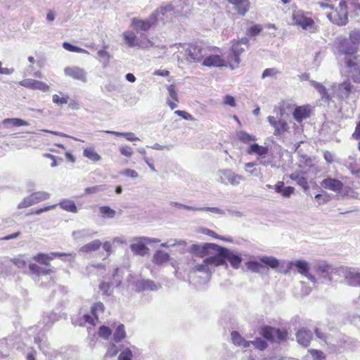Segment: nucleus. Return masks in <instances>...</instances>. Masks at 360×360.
Returning a JSON list of instances; mask_svg holds the SVG:
<instances>
[{
    "label": "nucleus",
    "instance_id": "31",
    "mask_svg": "<svg viewBox=\"0 0 360 360\" xmlns=\"http://www.w3.org/2000/svg\"><path fill=\"white\" fill-rule=\"evenodd\" d=\"M346 165L353 175L360 178V158L356 159L353 156H349L346 160Z\"/></svg>",
    "mask_w": 360,
    "mask_h": 360
},
{
    "label": "nucleus",
    "instance_id": "39",
    "mask_svg": "<svg viewBox=\"0 0 360 360\" xmlns=\"http://www.w3.org/2000/svg\"><path fill=\"white\" fill-rule=\"evenodd\" d=\"M170 256L167 252L162 250H157L153 257V262L155 264L160 265L169 261Z\"/></svg>",
    "mask_w": 360,
    "mask_h": 360
},
{
    "label": "nucleus",
    "instance_id": "47",
    "mask_svg": "<svg viewBox=\"0 0 360 360\" xmlns=\"http://www.w3.org/2000/svg\"><path fill=\"white\" fill-rule=\"evenodd\" d=\"M104 305L102 302H96L91 308V311L95 321L98 320V316L103 312Z\"/></svg>",
    "mask_w": 360,
    "mask_h": 360
},
{
    "label": "nucleus",
    "instance_id": "32",
    "mask_svg": "<svg viewBox=\"0 0 360 360\" xmlns=\"http://www.w3.org/2000/svg\"><path fill=\"white\" fill-rule=\"evenodd\" d=\"M269 148L266 146H259L254 143L251 144L247 149V153L249 155H257L259 157L264 156L267 154Z\"/></svg>",
    "mask_w": 360,
    "mask_h": 360
},
{
    "label": "nucleus",
    "instance_id": "21",
    "mask_svg": "<svg viewBox=\"0 0 360 360\" xmlns=\"http://www.w3.org/2000/svg\"><path fill=\"white\" fill-rule=\"evenodd\" d=\"M66 255L72 256V255L61 252H51L49 254L39 253L33 257V259L39 264H44L46 266H50L51 260H53V259L58 257Z\"/></svg>",
    "mask_w": 360,
    "mask_h": 360
},
{
    "label": "nucleus",
    "instance_id": "59",
    "mask_svg": "<svg viewBox=\"0 0 360 360\" xmlns=\"http://www.w3.org/2000/svg\"><path fill=\"white\" fill-rule=\"evenodd\" d=\"M249 342H250V345H253L259 350H264L267 347L266 342L261 338H257L254 341H249Z\"/></svg>",
    "mask_w": 360,
    "mask_h": 360
},
{
    "label": "nucleus",
    "instance_id": "58",
    "mask_svg": "<svg viewBox=\"0 0 360 360\" xmlns=\"http://www.w3.org/2000/svg\"><path fill=\"white\" fill-rule=\"evenodd\" d=\"M262 30V27L261 25H255L248 29L247 35L249 37H256L261 32Z\"/></svg>",
    "mask_w": 360,
    "mask_h": 360
},
{
    "label": "nucleus",
    "instance_id": "25",
    "mask_svg": "<svg viewBox=\"0 0 360 360\" xmlns=\"http://www.w3.org/2000/svg\"><path fill=\"white\" fill-rule=\"evenodd\" d=\"M296 338L300 345L307 347L312 339V333L309 330L302 328L297 332Z\"/></svg>",
    "mask_w": 360,
    "mask_h": 360
},
{
    "label": "nucleus",
    "instance_id": "18",
    "mask_svg": "<svg viewBox=\"0 0 360 360\" xmlns=\"http://www.w3.org/2000/svg\"><path fill=\"white\" fill-rule=\"evenodd\" d=\"M249 48V39L247 37H243L238 40H233L231 51L236 53V59L238 62L240 60V56L246 49Z\"/></svg>",
    "mask_w": 360,
    "mask_h": 360
},
{
    "label": "nucleus",
    "instance_id": "16",
    "mask_svg": "<svg viewBox=\"0 0 360 360\" xmlns=\"http://www.w3.org/2000/svg\"><path fill=\"white\" fill-rule=\"evenodd\" d=\"M207 52L202 60V65L207 67L220 68L226 66V61L218 54Z\"/></svg>",
    "mask_w": 360,
    "mask_h": 360
},
{
    "label": "nucleus",
    "instance_id": "4",
    "mask_svg": "<svg viewBox=\"0 0 360 360\" xmlns=\"http://www.w3.org/2000/svg\"><path fill=\"white\" fill-rule=\"evenodd\" d=\"M257 260H250L245 263V266L248 270L252 273H261L264 266H267L273 269H276L279 266V261L276 258L271 256H262L258 257Z\"/></svg>",
    "mask_w": 360,
    "mask_h": 360
},
{
    "label": "nucleus",
    "instance_id": "55",
    "mask_svg": "<svg viewBox=\"0 0 360 360\" xmlns=\"http://www.w3.org/2000/svg\"><path fill=\"white\" fill-rule=\"evenodd\" d=\"M351 43L356 47L360 44V30H353L349 33Z\"/></svg>",
    "mask_w": 360,
    "mask_h": 360
},
{
    "label": "nucleus",
    "instance_id": "42",
    "mask_svg": "<svg viewBox=\"0 0 360 360\" xmlns=\"http://www.w3.org/2000/svg\"><path fill=\"white\" fill-rule=\"evenodd\" d=\"M193 271L206 274V277L207 278H210L212 275V269L209 264L205 262V259L203 260L202 264H196L193 267Z\"/></svg>",
    "mask_w": 360,
    "mask_h": 360
},
{
    "label": "nucleus",
    "instance_id": "11",
    "mask_svg": "<svg viewBox=\"0 0 360 360\" xmlns=\"http://www.w3.org/2000/svg\"><path fill=\"white\" fill-rule=\"evenodd\" d=\"M261 333L265 339L273 342L283 340L287 336L285 330L270 326L262 328Z\"/></svg>",
    "mask_w": 360,
    "mask_h": 360
},
{
    "label": "nucleus",
    "instance_id": "7",
    "mask_svg": "<svg viewBox=\"0 0 360 360\" xmlns=\"http://www.w3.org/2000/svg\"><path fill=\"white\" fill-rule=\"evenodd\" d=\"M335 47L338 51L339 55L345 56V63H346V58L355 57L354 55L357 51V48L351 43L350 39L342 37H339L335 41Z\"/></svg>",
    "mask_w": 360,
    "mask_h": 360
},
{
    "label": "nucleus",
    "instance_id": "34",
    "mask_svg": "<svg viewBox=\"0 0 360 360\" xmlns=\"http://www.w3.org/2000/svg\"><path fill=\"white\" fill-rule=\"evenodd\" d=\"M83 156L93 162H98L101 160V156L96 152L93 146H89L83 150Z\"/></svg>",
    "mask_w": 360,
    "mask_h": 360
},
{
    "label": "nucleus",
    "instance_id": "40",
    "mask_svg": "<svg viewBox=\"0 0 360 360\" xmlns=\"http://www.w3.org/2000/svg\"><path fill=\"white\" fill-rule=\"evenodd\" d=\"M96 234V231H91L90 230L83 229V230L73 231L72 237L74 238L75 240H81L83 238H91Z\"/></svg>",
    "mask_w": 360,
    "mask_h": 360
},
{
    "label": "nucleus",
    "instance_id": "41",
    "mask_svg": "<svg viewBox=\"0 0 360 360\" xmlns=\"http://www.w3.org/2000/svg\"><path fill=\"white\" fill-rule=\"evenodd\" d=\"M58 205L61 209H63L67 212H72V213L77 212V206L75 205V202L72 200H70L68 199H64V200H61Z\"/></svg>",
    "mask_w": 360,
    "mask_h": 360
},
{
    "label": "nucleus",
    "instance_id": "43",
    "mask_svg": "<svg viewBox=\"0 0 360 360\" xmlns=\"http://www.w3.org/2000/svg\"><path fill=\"white\" fill-rule=\"evenodd\" d=\"M237 139L244 143H250L252 141H255L257 138L255 136L250 134L245 131H239L236 133Z\"/></svg>",
    "mask_w": 360,
    "mask_h": 360
},
{
    "label": "nucleus",
    "instance_id": "10",
    "mask_svg": "<svg viewBox=\"0 0 360 360\" xmlns=\"http://www.w3.org/2000/svg\"><path fill=\"white\" fill-rule=\"evenodd\" d=\"M340 11H335L328 15L330 20L338 25H345L348 22L347 6L345 2H340Z\"/></svg>",
    "mask_w": 360,
    "mask_h": 360
},
{
    "label": "nucleus",
    "instance_id": "15",
    "mask_svg": "<svg viewBox=\"0 0 360 360\" xmlns=\"http://www.w3.org/2000/svg\"><path fill=\"white\" fill-rule=\"evenodd\" d=\"M64 73L66 76L70 77L75 80H79L83 83L87 82V72L84 69L78 66L66 67L64 69Z\"/></svg>",
    "mask_w": 360,
    "mask_h": 360
},
{
    "label": "nucleus",
    "instance_id": "33",
    "mask_svg": "<svg viewBox=\"0 0 360 360\" xmlns=\"http://www.w3.org/2000/svg\"><path fill=\"white\" fill-rule=\"evenodd\" d=\"M294 105L289 101H283L279 103V106L277 110V116L284 117L288 115L289 112L293 110Z\"/></svg>",
    "mask_w": 360,
    "mask_h": 360
},
{
    "label": "nucleus",
    "instance_id": "3",
    "mask_svg": "<svg viewBox=\"0 0 360 360\" xmlns=\"http://www.w3.org/2000/svg\"><path fill=\"white\" fill-rule=\"evenodd\" d=\"M343 266L334 267L333 266L320 262L316 265V272L324 281L328 282L337 281L340 277Z\"/></svg>",
    "mask_w": 360,
    "mask_h": 360
},
{
    "label": "nucleus",
    "instance_id": "48",
    "mask_svg": "<svg viewBox=\"0 0 360 360\" xmlns=\"http://www.w3.org/2000/svg\"><path fill=\"white\" fill-rule=\"evenodd\" d=\"M4 124H11L15 127L28 126L29 123L20 118H6L2 121Z\"/></svg>",
    "mask_w": 360,
    "mask_h": 360
},
{
    "label": "nucleus",
    "instance_id": "61",
    "mask_svg": "<svg viewBox=\"0 0 360 360\" xmlns=\"http://www.w3.org/2000/svg\"><path fill=\"white\" fill-rule=\"evenodd\" d=\"M119 352V348L118 347L114 344L112 343L108 347L107 352L105 353V356L107 357H112L117 354Z\"/></svg>",
    "mask_w": 360,
    "mask_h": 360
},
{
    "label": "nucleus",
    "instance_id": "27",
    "mask_svg": "<svg viewBox=\"0 0 360 360\" xmlns=\"http://www.w3.org/2000/svg\"><path fill=\"white\" fill-rule=\"evenodd\" d=\"M292 115L297 122H301L309 117L310 108L307 105L296 107L292 111Z\"/></svg>",
    "mask_w": 360,
    "mask_h": 360
},
{
    "label": "nucleus",
    "instance_id": "14",
    "mask_svg": "<svg viewBox=\"0 0 360 360\" xmlns=\"http://www.w3.org/2000/svg\"><path fill=\"white\" fill-rule=\"evenodd\" d=\"M278 120L274 116H268L267 120L269 123L274 128V134L275 136H281L289 129L287 122L283 117H278Z\"/></svg>",
    "mask_w": 360,
    "mask_h": 360
},
{
    "label": "nucleus",
    "instance_id": "53",
    "mask_svg": "<svg viewBox=\"0 0 360 360\" xmlns=\"http://www.w3.org/2000/svg\"><path fill=\"white\" fill-rule=\"evenodd\" d=\"M63 47L65 50L71 51V52H77V53L89 54V52L86 50L83 49L79 48V47H77V46H73V45H72L71 44H70L68 42H64L63 44Z\"/></svg>",
    "mask_w": 360,
    "mask_h": 360
},
{
    "label": "nucleus",
    "instance_id": "28",
    "mask_svg": "<svg viewBox=\"0 0 360 360\" xmlns=\"http://www.w3.org/2000/svg\"><path fill=\"white\" fill-rule=\"evenodd\" d=\"M136 287L139 291L144 290H158L160 288L161 285L160 284H156L154 281L151 280H139L136 283Z\"/></svg>",
    "mask_w": 360,
    "mask_h": 360
},
{
    "label": "nucleus",
    "instance_id": "50",
    "mask_svg": "<svg viewBox=\"0 0 360 360\" xmlns=\"http://www.w3.org/2000/svg\"><path fill=\"white\" fill-rule=\"evenodd\" d=\"M99 211L102 217L105 219H112L116 213V212L109 206H101L99 208Z\"/></svg>",
    "mask_w": 360,
    "mask_h": 360
},
{
    "label": "nucleus",
    "instance_id": "44",
    "mask_svg": "<svg viewBox=\"0 0 360 360\" xmlns=\"http://www.w3.org/2000/svg\"><path fill=\"white\" fill-rule=\"evenodd\" d=\"M101 245L99 240H93L80 248V251L83 252H91L97 250Z\"/></svg>",
    "mask_w": 360,
    "mask_h": 360
},
{
    "label": "nucleus",
    "instance_id": "46",
    "mask_svg": "<svg viewBox=\"0 0 360 360\" xmlns=\"http://www.w3.org/2000/svg\"><path fill=\"white\" fill-rule=\"evenodd\" d=\"M126 337V332L124 330V326L120 324L116 328L113 334V340L115 342H119Z\"/></svg>",
    "mask_w": 360,
    "mask_h": 360
},
{
    "label": "nucleus",
    "instance_id": "36",
    "mask_svg": "<svg viewBox=\"0 0 360 360\" xmlns=\"http://www.w3.org/2000/svg\"><path fill=\"white\" fill-rule=\"evenodd\" d=\"M311 85L315 88L321 96V100L324 102H328L330 99L326 88L321 83L314 80H310Z\"/></svg>",
    "mask_w": 360,
    "mask_h": 360
},
{
    "label": "nucleus",
    "instance_id": "49",
    "mask_svg": "<svg viewBox=\"0 0 360 360\" xmlns=\"http://www.w3.org/2000/svg\"><path fill=\"white\" fill-rule=\"evenodd\" d=\"M135 349L134 347L123 348L118 356V360H132L133 350Z\"/></svg>",
    "mask_w": 360,
    "mask_h": 360
},
{
    "label": "nucleus",
    "instance_id": "9",
    "mask_svg": "<svg viewBox=\"0 0 360 360\" xmlns=\"http://www.w3.org/2000/svg\"><path fill=\"white\" fill-rule=\"evenodd\" d=\"M50 198V194L45 191H37L32 193L31 195L25 197L18 204V208L22 209L30 207L33 205L46 200Z\"/></svg>",
    "mask_w": 360,
    "mask_h": 360
},
{
    "label": "nucleus",
    "instance_id": "2",
    "mask_svg": "<svg viewBox=\"0 0 360 360\" xmlns=\"http://www.w3.org/2000/svg\"><path fill=\"white\" fill-rule=\"evenodd\" d=\"M185 51V54L188 56V59L195 63L202 62L205 56L210 49L202 43L188 44L178 45Z\"/></svg>",
    "mask_w": 360,
    "mask_h": 360
},
{
    "label": "nucleus",
    "instance_id": "1",
    "mask_svg": "<svg viewBox=\"0 0 360 360\" xmlns=\"http://www.w3.org/2000/svg\"><path fill=\"white\" fill-rule=\"evenodd\" d=\"M175 13L174 6L169 3L162 4L155 12L153 13L148 18L141 20L133 18L131 21V27L136 31L146 32L150 29L158 20L163 22L172 19V16Z\"/></svg>",
    "mask_w": 360,
    "mask_h": 360
},
{
    "label": "nucleus",
    "instance_id": "63",
    "mask_svg": "<svg viewBox=\"0 0 360 360\" xmlns=\"http://www.w3.org/2000/svg\"><path fill=\"white\" fill-rule=\"evenodd\" d=\"M174 114L181 117L183 119L186 120H191V121H195V119L188 112L184 110H176L174 112Z\"/></svg>",
    "mask_w": 360,
    "mask_h": 360
},
{
    "label": "nucleus",
    "instance_id": "23",
    "mask_svg": "<svg viewBox=\"0 0 360 360\" xmlns=\"http://www.w3.org/2000/svg\"><path fill=\"white\" fill-rule=\"evenodd\" d=\"M229 3L233 5V9L240 15H245L249 11L250 2L249 0H227Z\"/></svg>",
    "mask_w": 360,
    "mask_h": 360
},
{
    "label": "nucleus",
    "instance_id": "64",
    "mask_svg": "<svg viewBox=\"0 0 360 360\" xmlns=\"http://www.w3.org/2000/svg\"><path fill=\"white\" fill-rule=\"evenodd\" d=\"M309 352L311 354L312 357L316 360H322L325 358L324 354L317 349H310L309 350Z\"/></svg>",
    "mask_w": 360,
    "mask_h": 360
},
{
    "label": "nucleus",
    "instance_id": "13",
    "mask_svg": "<svg viewBox=\"0 0 360 360\" xmlns=\"http://www.w3.org/2000/svg\"><path fill=\"white\" fill-rule=\"evenodd\" d=\"M345 65L348 68L349 76L354 82L360 83V66L357 58H347Z\"/></svg>",
    "mask_w": 360,
    "mask_h": 360
},
{
    "label": "nucleus",
    "instance_id": "30",
    "mask_svg": "<svg viewBox=\"0 0 360 360\" xmlns=\"http://www.w3.org/2000/svg\"><path fill=\"white\" fill-rule=\"evenodd\" d=\"M214 243H205L203 245H193L191 246V251L196 253L201 257H204L206 255H211L212 249Z\"/></svg>",
    "mask_w": 360,
    "mask_h": 360
},
{
    "label": "nucleus",
    "instance_id": "38",
    "mask_svg": "<svg viewBox=\"0 0 360 360\" xmlns=\"http://www.w3.org/2000/svg\"><path fill=\"white\" fill-rule=\"evenodd\" d=\"M231 340L233 343L235 345L242 347L244 348L248 347L250 346V342L245 340L238 332L233 331L231 334Z\"/></svg>",
    "mask_w": 360,
    "mask_h": 360
},
{
    "label": "nucleus",
    "instance_id": "17",
    "mask_svg": "<svg viewBox=\"0 0 360 360\" xmlns=\"http://www.w3.org/2000/svg\"><path fill=\"white\" fill-rule=\"evenodd\" d=\"M344 277L346 282L352 286L360 285V272L348 267H343L341 277Z\"/></svg>",
    "mask_w": 360,
    "mask_h": 360
},
{
    "label": "nucleus",
    "instance_id": "8",
    "mask_svg": "<svg viewBox=\"0 0 360 360\" xmlns=\"http://www.w3.org/2000/svg\"><path fill=\"white\" fill-rule=\"evenodd\" d=\"M224 248L219 246L217 244L213 245L212 249V254L213 255L205 259V262L209 264L210 268L212 266H224L226 269L228 268V264L225 261L224 252Z\"/></svg>",
    "mask_w": 360,
    "mask_h": 360
},
{
    "label": "nucleus",
    "instance_id": "56",
    "mask_svg": "<svg viewBox=\"0 0 360 360\" xmlns=\"http://www.w3.org/2000/svg\"><path fill=\"white\" fill-rule=\"evenodd\" d=\"M236 53H233L232 51L230 53L228 58H227V60L226 61V65L228 64L229 66L232 69H235L236 68H237L238 66V64L240 63V60L237 62L236 61Z\"/></svg>",
    "mask_w": 360,
    "mask_h": 360
},
{
    "label": "nucleus",
    "instance_id": "22",
    "mask_svg": "<svg viewBox=\"0 0 360 360\" xmlns=\"http://www.w3.org/2000/svg\"><path fill=\"white\" fill-rule=\"evenodd\" d=\"M124 43L131 48L139 47L143 49L147 46H144L139 41L136 34L131 30H127L122 34Z\"/></svg>",
    "mask_w": 360,
    "mask_h": 360
},
{
    "label": "nucleus",
    "instance_id": "57",
    "mask_svg": "<svg viewBox=\"0 0 360 360\" xmlns=\"http://www.w3.org/2000/svg\"><path fill=\"white\" fill-rule=\"evenodd\" d=\"M111 334H112V331L108 327H107L105 326H101L99 328V330H98L99 337H101L105 340H108L110 338V336L111 335Z\"/></svg>",
    "mask_w": 360,
    "mask_h": 360
},
{
    "label": "nucleus",
    "instance_id": "35",
    "mask_svg": "<svg viewBox=\"0 0 360 360\" xmlns=\"http://www.w3.org/2000/svg\"><path fill=\"white\" fill-rule=\"evenodd\" d=\"M136 240H138V242L136 243L131 244L130 248L134 254L137 255L144 256L145 255L147 254L148 248L144 244V241L140 240L139 238H136Z\"/></svg>",
    "mask_w": 360,
    "mask_h": 360
},
{
    "label": "nucleus",
    "instance_id": "5",
    "mask_svg": "<svg viewBox=\"0 0 360 360\" xmlns=\"http://www.w3.org/2000/svg\"><path fill=\"white\" fill-rule=\"evenodd\" d=\"M292 25L300 27L302 30L310 33L317 31L314 20L301 10L294 11L292 15Z\"/></svg>",
    "mask_w": 360,
    "mask_h": 360
},
{
    "label": "nucleus",
    "instance_id": "26",
    "mask_svg": "<svg viewBox=\"0 0 360 360\" xmlns=\"http://www.w3.org/2000/svg\"><path fill=\"white\" fill-rule=\"evenodd\" d=\"M352 85L348 81H345L338 85L335 89L337 96L341 100H345L348 98L349 94L352 92Z\"/></svg>",
    "mask_w": 360,
    "mask_h": 360
},
{
    "label": "nucleus",
    "instance_id": "62",
    "mask_svg": "<svg viewBox=\"0 0 360 360\" xmlns=\"http://www.w3.org/2000/svg\"><path fill=\"white\" fill-rule=\"evenodd\" d=\"M105 188V185H98V186H94L91 187H87L85 188V193L86 194H92L98 193L101 191H104Z\"/></svg>",
    "mask_w": 360,
    "mask_h": 360
},
{
    "label": "nucleus",
    "instance_id": "60",
    "mask_svg": "<svg viewBox=\"0 0 360 360\" xmlns=\"http://www.w3.org/2000/svg\"><path fill=\"white\" fill-rule=\"evenodd\" d=\"M278 70L275 68H266L263 71L262 78L265 79L266 77H273L278 74Z\"/></svg>",
    "mask_w": 360,
    "mask_h": 360
},
{
    "label": "nucleus",
    "instance_id": "29",
    "mask_svg": "<svg viewBox=\"0 0 360 360\" xmlns=\"http://www.w3.org/2000/svg\"><path fill=\"white\" fill-rule=\"evenodd\" d=\"M72 323L75 326H83L86 323L91 326L96 325L95 319L89 314H84L82 316L77 315L72 317Z\"/></svg>",
    "mask_w": 360,
    "mask_h": 360
},
{
    "label": "nucleus",
    "instance_id": "37",
    "mask_svg": "<svg viewBox=\"0 0 360 360\" xmlns=\"http://www.w3.org/2000/svg\"><path fill=\"white\" fill-rule=\"evenodd\" d=\"M290 178L296 181L304 191L308 190L309 185L307 179L302 172H294L290 175Z\"/></svg>",
    "mask_w": 360,
    "mask_h": 360
},
{
    "label": "nucleus",
    "instance_id": "20",
    "mask_svg": "<svg viewBox=\"0 0 360 360\" xmlns=\"http://www.w3.org/2000/svg\"><path fill=\"white\" fill-rule=\"evenodd\" d=\"M20 85L33 90H39L42 92H46L49 90V86L43 82L33 79H25L19 82Z\"/></svg>",
    "mask_w": 360,
    "mask_h": 360
},
{
    "label": "nucleus",
    "instance_id": "54",
    "mask_svg": "<svg viewBox=\"0 0 360 360\" xmlns=\"http://www.w3.org/2000/svg\"><path fill=\"white\" fill-rule=\"evenodd\" d=\"M58 320L57 314L51 312L44 318L43 323L46 328H50L53 323Z\"/></svg>",
    "mask_w": 360,
    "mask_h": 360
},
{
    "label": "nucleus",
    "instance_id": "12",
    "mask_svg": "<svg viewBox=\"0 0 360 360\" xmlns=\"http://www.w3.org/2000/svg\"><path fill=\"white\" fill-rule=\"evenodd\" d=\"M295 267L297 271L307 277L311 283H316V279L314 276L309 273V266L308 262L304 260H296L288 262V268Z\"/></svg>",
    "mask_w": 360,
    "mask_h": 360
},
{
    "label": "nucleus",
    "instance_id": "52",
    "mask_svg": "<svg viewBox=\"0 0 360 360\" xmlns=\"http://www.w3.org/2000/svg\"><path fill=\"white\" fill-rule=\"evenodd\" d=\"M99 60L102 63L103 66L105 68L108 65L110 58V55L105 50H99L97 53Z\"/></svg>",
    "mask_w": 360,
    "mask_h": 360
},
{
    "label": "nucleus",
    "instance_id": "45",
    "mask_svg": "<svg viewBox=\"0 0 360 360\" xmlns=\"http://www.w3.org/2000/svg\"><path fill=\"white\" fill-rule=\"evenodd\" d=\"M106 134H113L116 136H123L125 137L127 140L130 141H137L139 140V139L134 136V134L132 132H119V131H110L106 130L103 131Z\"/></svg>",
    "mask_w": 360,
    "mask_h": 360
},
{
    "label": "nucleus",
    "instance_id": "6",
    "mask_svg": "<svg viewBox=\"0 0 360 360\" xmlns=\"http://www.w3.org/2000/svg\"><path fill=\"white\" fill-rule=\"evenodd\" d=\"M216 181L224 185H231L233 186H238L244 178L236 174L231 169H219L216 173Z\"/></svg>",
    "mask_w": 360,
    "mask_h": 360
},
{
    "label": "nucleus",
    "instance_id": "24",
    "mask_svg": "<svg viewBox=\"0 0 360 360\" xmlns=\"http://www.w3.org/2000/svg\"><path fill=\"white\" fill-rule=\"evenodd\" d=\"M223 252L224 254L225 261L228 260L233 269H238L242 262L241 257L236 254L233 250L226 248H224Z\"/></svg>",
    "mask_w": 360,
    "mask_h": 360
},
{
    "label": "nucleus",
    "instance_id": "19",
    "mask_svg": "<svg viewBox=\"0 0 360 360\" xmlns=\"http://www.w3.org/2000/svg\"><path fill=\"white\" fill-rule=\"evenodd\" d=\"M321 185L325 189L332 191L336 193H341V191L344 187V184L342 181L337 179L328 177L324 179L321 182Z\"/></svg>",
    "mask_w": 360,
    "mask_h": 360
},
{
    "label": "nucleus",
    "instance_id": "51",
    "mask_svg": "<svg viewBox=\"0 0 360 360\" xmlns=\"http://www.w3.org/2000/svg\"><path fill=\"white\" fill-rule=\"evenodd\" d=\"M257 165L255 162H247L245 164V172L250 173L254 176H259L260 175V170L255 167Z\"/></svg>",
    "mask_w": 360,
    "mask_h": 360
}]
</instances>
